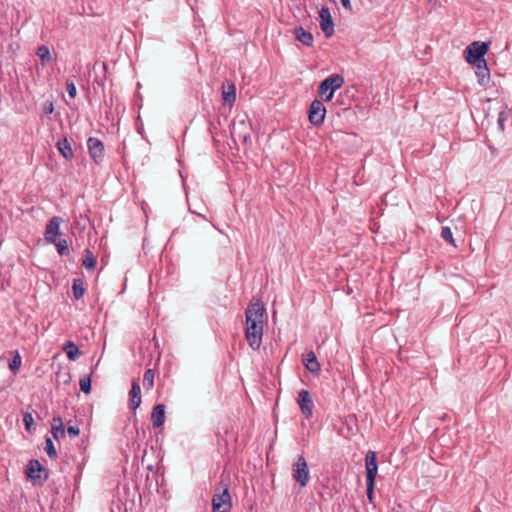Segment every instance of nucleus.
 I'll list each match as a JSON object with an SVG mask.
<instances>
[{"instance_id": "3", "label": "nucleus", "mask_w": 512, "mask_h": 512, "mask_svg": "<svg viewBox=\"0 0 512 512\" xmlns=\"http://www.w3.org/2000/svg\"><path fill=\"white\" fill-rule=\"evenodd\" d=\"M344 77L340 74H332L325 78L318 87V93L324 101H331L334 92L344 84Z\"/></svg>"}, {"instance_id": "27", "label": "nucleus", "mask_w": 512, "mask_h": 512, "mask_svg": "<svg viewBox=\"0 0 512 512\" xmlns=\"http://www.w3.org/2000/svg\"><path fill=\"white\" fill-rule=\"evenodd\" d=\"M36 54L40 57L43 66L52 61L50 50L46 45L39 46Z\"/></svg>"}, {"instance_id": "36", "label": "nucleus", "mask_w": 512, "mask_h": 512, "mask_svg": "<svg viewBox=\"0 0 512 512\" xmlns=\"http://www.w3.org/2000/svg\"><path fill=\"white\" fill-rule=\"evenodd\" d=\"M374 487H375V482H373L372 486L370 487L369 481H366L367 498H368L369 502L372 503L373 505H374Z\"/></svg>"}, {"instance_id": "8", "label": "nucleus", "mask_w": 512, "mask_h": 512, "mask_svg": "<svg viewBox=\"0 0 512 512\" xmlns=\"http://www.w3.org/2000/svg\"><path fill=\"white\" fill-rule=\"evenodd\" d=\"M326 108L322 101L314 99L309 109V121L314 126H319L324 122Z\"/></svg>"}, {"instance_id": "37", "label": "nucleus", "mask_w": 512, "mask_h": 512, "mask_svg": "<svg viewBox=\"0 0 512 512\" xmlns=\"http://www.w3.org/2000/svg\"><path fill=\"white\" fill-rule=\"evenodd\" d=\"M67 433H68L69 437L75 438V437L79 436L80 429L77 426L68 425Z\"/></svg>"}, {"instance_id": "20", "label": "nucleus", "mask_w": 512, "mask_h": 512, "mask_svg": "<svg viewBox=\"0 0 512 512\" xmlns=\"http://www.w3.org/2000/svg\"><path fill=\"white\" fill-rule=\"evenodd\" d=\"M222 97L225 105L232 106L234 104L236 100V88L233 83H229L227 87L223 86Z\"/></svg>"}, {"instance_id": "31", "label": "nucleus", "mask_w": 512, "mask_h": 512, "mask_svg": "<svg viewBox=\"0 0 512 512\" xmlns=\"http://www.w3.org/2000/svg\"><path fill=\"white\" fill-rule=\"evenodd\" d=\"M54 244L56 245L57 251L61 256L69 255V245L65 239L59 240L58 242L56 241Z\"/></svg>"}, {"instance_id": "11", "label": "nucleus", "mask_w": 512, "mask_h": 512, "mask_svg": "<svg viewBox=\"0 0 512 512\" xmlns=\"http://www.w3.org/2000/svg\"><path fill=\"white\" fill-rule=\"evenodd\" d=\"M365 466H366V481H369V486H372V483L375 482V478L377 475L378 465H377V457L376 453L373 451H369L365 457Z\"/></svg>"}, {"instance_id": "22", "label": "nucleus", "mask_w": 512, "mask_h": 512, "mask_svg": "<svg viewBox=\"0 0 512 512\" xmlns=\"http://www.w3.org/2000/svg\"><path fill=\"white\" fill-rule=\"evenodd\" d=\"M63 350L70 361H75L81 354L78 346L72 341H68L64 345Z\"/></svg>"}, {"instance_id": "15", "label": "nucleus", "mask_w": 512, "mask_h": 512, "mask_svg": "<svg viewBox=\"0 0 512 512\" xmlns=\"http://www.w3.org/2000/svg\"><path fill=\"white\" fill-rule=\"evenodd\" d=\"M250 123L246 120H239L233 128V134L237 136L239 139L243 141V143H247L250 140Z\"/></svg>"}, {"instance_id": "17", "label": "nucleus", "mask_w": 512, "mask_h": 512, "mask_svg": "<svg viewBox=\"0 0 512 512\" xmlns=\"http://www.w3.org/2000/svg\"><path fill=\"white\" fill-rule=\"evenodd\" d=\"M56 146L63 158H65L66 160H72L74 158L73 149L71 147L69 140L66 137L59 139Z\"/></svg>"}, {"instance_id": "12", "label": "nucleus", "mask_w": 512, "mask_h": 512, "mask_svg": "<svg viewBox=\"0 0 512 512\" xmlns=\"http://www.w3.org/2000/svg\"><path fill=\"white\" fill-rule=\"evenodd\" d=\"M61 222L62 219L60 217L54 216L46 224L44 236L48 243H56V237L59 235Z\"/></svg>"}, {"instance_id": "39", "label": "nucleus", "mask_w": 512, "mask_h": 512, "mask_svg": "<svg viewBox=\"0 0 512 512\" xmlns=\"http://www.w3.org/2000/svg\"><path fill=\"white\" fill-rule=\"evenodd\" d=\"M341 4L342 6L347 9V10H351V2L350 0H341Z\"/></svg>"}, {"instance_id": "2", "label": "nucleus", "mask_w": 512, "mask_h": 512, "mask_svg": "<svg viewBox=\"0 0 512 512\" xmlns=\"http://www.w3.org/2000/svg\"><path fill=\"white\" fill-rule=\"evenodd\" d=\"M232 498L229 492L228 484L221 481L215 488L212 497V512H231Z\"/></svg>"}, {"instance_id": "1", "label": "nucleus", "mask_w": 512, "mask_h": 512, "mask_svg": "<svg viewBox=\"0 0 512 512\" xmlns=\"http://www.w3.org/2000/svg\"><path fill=\"white\" fill-rule=\"evenodd\" d=\"M265 317L266 309L260 301L249 304L245 311V337L253 350H258L262 344Z\"/></svg>"}, {"instance_id": "10", "label": "nucleus", "mask_w": 512, "mask_h": 512, "mask_svg": "<svg viewBox=\"0 0 512 512\" xmlns=\"http://www.w3.org/2000/svg\"><path fill=\"white\" fill-rule=\"evenodd\" d=\"M320 27L326 38L334 34V23L328 7H322L319 11Z\"/></svg>"}, {"instance_id": "32", "label": "nucleus", "mask_w": 512, "mask_h": 512, "mask_svg": "<svg viewBox=\"0 0 512 512\" xmlns=\"http://www.w3.org/2000/svg\"><path fill=\"white\" fill-rule=\"evenodd\" d=\"M80 389L83 393L89 394L91 392V378L84 376L79 381Z\"/></svg>"}, {"instance_id": "28", "label": "nucleus", "mask_w": 512, "mask_h": 512, "mask_svg": "<svg viewBox=\"0 0 512 512\" xmlns=\"http://www.w3.org/2000/svg\"><path fill=\"white\" fill-rule=\"evenodd\" d=\"M143 385L146 389H151L154 386V371L147 369L143 376Z\"/></svg>"}, {"instance_id": "6", "label": "nucleus", "mask_w": 512, "mask_h": 512, "mask_svg": "<svg viewBox=\"0 0 512 512\" xmlns=\"http://www.w3.org/2000/svg\"><path fill=\"white\" fill-rule=\"evenodd\" d=\"M26 475L34 484H42L48 479L46 469L37 459H32L28 462Z\"/></svg>"}, {"instance_id": "35", "label": "nucleus", "mask_w": 512, "mask_h": 512, "mask_svg": "<svg viewBox=\"0 0 512 512\" xmlns=\"http://www.w3.org/2000/svg\"><path fill=\"white\" fill-rule=\"evenodd\" d=\"M66 90L71 99H74L77 95V88L73 80L68 79L66 81Z\"/></svg>"}, {"instance_id": "9", "label": "nucleus", "mask_w": 512, "mask_h": 512, "mask_svg": "<svg viewBox=\"0 0 512 512\" xmlns=\"http://www.w3.org/2000/svg\"><path fill=\"white\" fill-rule=\"evenodd\" d=\"M298 405L302 414L308 419L313 414L314 404L308 390L302 389L298 393L297 398Z\"/></svg>"}, {"instance_id": "13", "label": "nucleus", "mask_w": 512, "mask_h": 512, "mask_svg": "<svg viewBox=\"0 0 512 512\" xmlns=\"http://www.w3.org/2000/svg\"><path fill=\"white\" fill-rule=\"evenodd\" d=\"M472 65L475 69L477 83L482 87H487L490 82V70L488 68L487 61Z\"/></svg>"}, {"instance_id": "38", "label": "nucleus", "mask_w": 512, "mask_h": 512, "mask_svg": "<svg viewBox=\"0 0 512 512\" xmlns=\"http://www.w3.org/2000/svg\"><path fill=\"white\" fill-rule=\"evenodd\" d=\"M54 111V105L51 101H46L44 104H43V112L45 114H52Z\"/></svg>"}, {"instance_id": "19", "label": "nucleus", "mask_w": 512, "mask_h": 512, "mask_svg": "<svg viewBox=\"0 0 512 512\" xmlns=\"http://www.w3.org/2000/svg\"><path fill=\"white\" fill-rule=\"evenodd\" d=\"M294 34L296 39L301 42L303 45L307 47H311L313 45L314 37L312 33L306 31L302 27H297L294 30Z\"/></svg>"}, {"instance_id": "33", "label": "nucleus", "mask_w": 512, "mask_h": 512, "mask_svg": "<svg viewBox=\"0 0 512 512\" xmlns=\"http://www.w3.org/2000/svg\"><path fill=\"white\" fill-rule=\"evenodd\" d=\"M23 423H24L25 429L28 432H31L32 430L35 429V427H33V425H34V418H33L31 413L25 412L23 414Z\"/></svg>"}, {"instance_id": "40", "label": "nucleus", "mask_w": 512, "mask_h": 512, "mask_svg": "<svg viewBox=\"0 0 512 512\" xmlns=\"http://www.w3.org/2000/svg\"><path fill=\"white\" fill-rule=\"evenodd\" d=\"M427 2L431 3V2H433V0H427Z\"/></svg>"}, {"instance_id": "26", "label": "nucleus", "mask_w": 512, "mask_h": 512, "mask_svg": "<svg viewBox=\"0 0 512 512\" xmlns=\"http://www.w3.org/2000/svg\"><path fill=\"white\" fill-rule=\"evenodd\" d=\"M82 265L88 270H94L96 266V259L91 250L85 249L84 258L82 260Z\"/></svg>"}, {"instance_id": "4", "label": "nucleus", "mask_w": 512, "mask_h": 512, "mask_svg": "<svg viewBox=\"0 0 512 512\" xmlns=\"http://www.w3.org/2000/svg\"><path fill=\"white\" fill-rule=\"evenodd\" d=\"M489 50V43L482 41H474L469 44L464 53L465 60L469 64H476L486 61L485 55Z\"/></svg>"}, {"instance_id": "18", "label": "nucleus", "mask_w": 512, "mask_h": 512, "mask_svg": "<svg viewBox=\"0 0 512 512\" xmlns=\"http://www.w3.org/2000/svg\"><path fill=\"white\" fill-rule=\"evenodd\" d=\"M303 361H304V365H305L306 369L309 372L316 374L320 371V369H321L320 364H319L317 357L313 351H309L308 353H306Z\"/></svg>"}, {"instance_id": "24", "label": "nucleus", "mask_w": 512, "mask_h": 512, "mask_svg": "<svg viewBox=\"0 0 512 512\" xmlns=\"http://www.w3.org/2000/svg\"><path fill=\"white\" fill-rule=\"evenodd\" d=\"M72 291L76 300L81 299L85 294L84 281L82 279H74L72 284Z\"/></svg>"}, {"instance_id": "21", "label": "nucleus", "mask_w": 512, "mask_h": 512, "mask_svg": "<svg viewBox=\"0 0 512 512\" xmlns=\"http://www.w3.org/2000/svg\"><path fill=\"white\" fill-rule=\"evenodd\" d=\"M52 435L55 439L63 438L65 436V428L63 421L60 417H54L52 423Z\"/></svg>"}, {"instance_id": "16", "label": "nucleus", "mask_w": 512, "mask_h": 512, "mask_svg": "<svg viewBox=\"0 0 512 512\" xmlns=\"http://www.w3.org/2000/svg\"><path fill=\"white\" fill-rule=\"evenodd\" d=\"M153 427L160 428L165 422V405L157 404L153 407L151 413Z\"/></svg>"}, {"instance_id": "34", "label": "nucleus", "mask_w": 512, "mask_h": 512, "mask_svg": "<svg viewBox=\"0 0 512 512\" xmlns=\"http://www.w3.org/2000/svg\"><path fill=\"white\" fill-rule=\"evenodd\" d=\"M509 118V112L506 111V110H503V111H500L498 113V117H497V125H498V128L500 131H504L505 129V122L508 120Z\"/></svg>"}, {"instance_id": "29", "label": "nucleus", "mask_w": 512, "mask_h": 512, "mask_svg": "<svg viewBox=\"0 0 512 512\" xmlns=\"http://www.w3.org/2000/svg\"><path fill=\"white\" fill-rule=\"evenodd\" d=\"M45 451L50 459H56L58 454L50 437L45 439Z\"/></svg>"}, {"instance_id": "5", "label": "nucleus", "mask_w": 512, "mask_h": 512, "mask_svg": "<svg viewBox=\"0 0 512 512\" xmlns=\"http://www.w3.org/2000/svg\"><path fill=\"white\" fill-rule=\"evenodd\" d=\"M292 477L301 487H305L308 484L310 472L307 461L303 455H299L294 462Z\"/></svg>"}, {"instance_id": "7", "label": "nucleus", "mask_w": 512, "mask_h": 512, "mask_svg": "<svg viewBox=\"0 0 512 512\" xmlns=\"http://www.w3.org/2000/svg\"><path fill=\"white\" fill-rule=\"evenodd\" d=\"M89 156L96 165H101L105 157L104 143L96 138L89 137L87 140Z\"/></svg>"}, {"instance_id": "23", "label": "nucleus", "mask_w": 512, "mask_h": 512, "mask_svg": "<svg viewBox=\"0 0 512 512\" xmlns=\"http://www.w3.org/2000/svg\"><path fill=\"white\" fill-rule=\"evenodd\" d=\"M381 216H382V209L380 207H378L372 211V217L370 219L369 227L373 233H378L381 228V224L379 222V218Z\"/></svg>"}, {"instance_id": "25", "label": "nucleus", "mask_w": 512, "mask_h": 512, "mask_svg": "<svg viewBox=\"0 0 512 512\" xmlns=\"http://www.w3.org/2000/svg\"><path fill=\"white\" fill-rule=\"evenodd\" d=\"M12 355L13 356L9 361V368L13 374H17L22 364V358L19 351L17 350L13 351Z\"/></svg>"}, {"instance_id": "30", "label": "nucleus", "mask_w": 512, "mask_h": 512, "mask_svg": "<svg viewBox=\"0 0 512 512\" xmlns=\"http://www.w3.org/2000/svg\"><path fill=\"white\" fill-rule=\"evenodd\" d=\"M441 237L445 242L455 246L453 233H452V230L450 229V227H448V226L442 227Z\"/></svg>"}, {"instance_id": "14", "label": "nucleus", "mask_w": 512, "mask_h": 512, "mask_svg": "<svg viewBox=\"0 0 512 512\" xmlns=\"http://www.w3.org/2000/svg\"><path fill=\"white\" fill-rule=\"evenodd\" d=\"M129 408L135 411L141 404V387L139 381L134 379L131 383V390L129 392Z\"/></svg>"}]
</instances>
